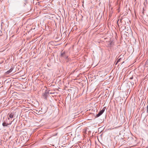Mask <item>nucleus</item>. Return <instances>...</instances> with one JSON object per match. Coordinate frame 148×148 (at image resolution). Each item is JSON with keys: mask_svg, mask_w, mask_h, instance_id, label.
<instances>
[{"mask_svg": "<svg viewBox=\"0 0 148 148\" xmlns=\"http://www.w3.org/2000/svg\"><path fill=\"white\" fill-rule=\"evenodd\" d=\"M104 110H105V109H103L97 115V117H98L99 116H100V115H101L103 113Z\"/></svg>", "mask_w": 148, "mask_h": 148, "instance_id": "obj_1", "label": "nucleus"}, {"mask_svg": "<svg viewBox=\"0 0 148 148\" xmlns=\"http://www.w3.org/2000/svg\"><path fill=\"white\" fill-rule=\"evenodd\" d=\"M12 70L13 69L12 68L10 69L9 71H8L5 73V75H8L9 74L12 72Z\"/></svg>", "mask_w": 148, "mask_h": 148, "instance_id": "obj_2", "label": "nucleus"}, {"mask_svg": "<svg viewBox=\"0 0 148 148\" xmlns=\"http://www.w3.org/2000/svg\"><path fill=\"white\" fill-rule=\"evenodd\" d=\"M9 124L8 123H6L5 122H3L2 123V125L3 126H7Z\"/></svg>", "mask_w": 148, "mask_h": 148, "instance_id": "obj_3", "label": "nucleus"}, {"mask_svg": "<svg viewBox=\"0 0 148 148\" xmlns=\"http://www.w3.org/2000/svg\"><path fill=\"white\" fill-rule=\"evenodd\" d=\"M13 116H14V114L12 113H11L9 115V117L10 118H13Z\"/></svg>", "mask_w": 148, "mask_h": 148, "instance_id": "obj_4", "label": "nucleus"}, {"mask_svg": "<svg viewBox=\"0 0 148 148\" xmlns=\"http://www.w3.org/2000/svg\"><path fill=\"white\" fill-rule=\"evenodd\" d=\"M121 59V58H119L118 60L117 61L116 63V64L118 63L120 61V60Z\"/></svg>", "mask_w": 148, "mask_h": 148, "instance_id": "obj_5", "label": "nucleus"}, {"mask_svg": "<svg viewBox=\"0 0 148 148\" xmlns=\"http://www.w3.org/2000/svg\"><path fill=\"white\" fill-rule=\"evenodd\" d=\"M64 53H62L61 54V56H63V55H64Z\"/></svg>", "mask_w": 148, "mask_h": 148, "instance_id": "obj_6", "label": "nucleus"}, {"mask_svg": "<svg viewBox=\"0 0 148 148\" xmlns=\"http://www.w3.org/2000/svg\"><path fill=\"white\" fill-rule=\"evenodd\" d=\"M130 79H132V78H130Z\"/></svg>", "mask_w": 148, "mask_h": 148, "instance_id": "obj_7", "label": "nucleus"}]
</instances>
